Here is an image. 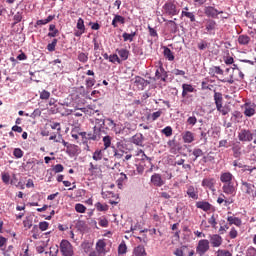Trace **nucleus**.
I'll list each match as a JSON object with an SVG mask.
<instances>
[{
    "mask_svg": "<svg viewBox=\"0 0 256 256\" xmlns=\"http://www.w3.org/2000/svg\"><path fill=\"white\" fill-rule=\"evenodd\" d=\"M214 101L219 113H222V115H227L229 113V108L223 106V95H221V93L216 92L214 94Z\"/></svg>",
    "mask_w": 256,
    "mask_h": 256,
    "instance_id": "f257e3e1",
    "label": "nucleus"
},
{
    "mask_svg": "<svg viewBox=\"0 0 256 256\" xmlns=\"http://www.w3.org/2000/svg\"><path fill=\"white\" fill-rule=\"evenodd\" d=\"M209 240L207 239H201L198 241V244L196 246V253L199 256H203L209 251L210 249Z\"/></svg>",
    "mask_w": 256,
    "mask_h": 256,
    "instance_id": "f03ea898",
    "label": "nucleus"
},
{
    "mask_svg": "<svg viewBox=\"0 0 256 256\" xmlns=\"http://www.w3.org/2000/svg\"><path fill=\"white\" fill-rule=\"evenodd\" d=\"M239 141H253L256 146V131L251 133L249 130H241L238 134Z\"/></svg>",
    "mask_w": 256,
    "mask_h": 256,
    "instance_id": "7ed1b4c3",
    "label": "nucleus"
},
{
    "mask_svg": "<svg viewBox=\"0 0 256 256\" xmlns=\"http://www.w3.org/2000/svg\"><path fill=\"white\" fill-rule=\"evenodd\" d=\"M60 251L63 256H73V245L67 240H62L60 243Z\"/></svg>",
    "mask_w": 256,
    "mask_h": 256,
    "instance_id": "20e7f679",
    "label": "nucleus"
},
{
    "mask_svg": "<svg viewBox=\"0 0 256 256\" xmlns=\"http://www.w3.org/2000/svg\"><path fill=\"white\" fill-rule=\"evenodd\" d=\"M243 113L246 117H253L256 113V104L253 102H246L243 106Z\"/></svg>",
    "mask_w": 256,
    "mask_h": 256,
    "instance_id": "39448f33",
    "label": "nucleus"
},
{
    "mask_svg": "<svg viewBox=\"0 0 256 256\" xmlns=\"http://www.w3.org/2000/svg\"><path fill=\"white\" fill-rule=\"evenodd\" d=\"M217 184V180H215V178H204L202 180V187L204 189H209V191H212V193H215V191H217V189H215V185Z\"/></svg>",
    "mask_w": 256,
    "mask_h": 256,
    "instance_id": "423d86ee",
    "label": "nucleus"
},
{
    "mask_svg": "<svg viewBox=\"0 0 256 256\" xmlns=\"http://www.w3.org/2000/svg\"><path fill=\"white\" fill-rule=\"evenodd\" d=\"M163 10L166 13V15H179V10H177V6L173 2H167L163 6Z\"/></svg>",
    "mask_w": 256,
    "mask_h": 256,
    "instance_id": "0eeeda50",
    "label": "nucleus"
},
{
    "mask_svg": "<svg viewBox=\"0 0 256 256\" xmlns=\"http://www.w3.org/2000/svg\"><path fill=\"white\" fill-rule=\"evenodd\" d=\"M95 250L101 255V256H105L107 255L108 251L107 250V243L105 242V240L100 239L96 242V246H95Z\"/></svg>",
    "mask_w": 256,
    "mask_h": 256,
    "instance_id": "6e6552de",
    "label": "nucleus"
},
{
    "mask_svg": "<svg viewBox=\"0 0 256 256\" xmlns=\"http://www.w3.org/2000/svg\"><path fill=\"white\" fill-rule=\"evenodd\" d=\"M255 186L251 183H247V182H243L242 183V190L244 191V193H246V195H249L250 197H253L254 193H255Z\"/></svg>",
    "mask_w": 256,
    "mask_h": 256,
    "instance_id": "1a4fd4ad",
    "label": "nucleus"
},
{
    "mask_svg": "<svg viewBox=\"0 0 256 256\" xmlns=\"http://www.w3.org/2000/svg\"><path fill=\"white\" fill-rule=\"evenodd\" d=\"M210 243L212 247H221L223 245V238L218 234L210 235Z\"/></svg>",
    "mask_w": 256,
    "mask_h": 256,
    "instance_id": "9d476101",
    "label": "nucleus"
},
{
    "mask_svg": "<svg viewBox=\"0 0 256 256\" xmlns=\"http://www.w3.org/2000/svg\"><path fill=\"white\" fill-rule=\"evenodd\" d=\"M151 183L155 185V187H163V185H165V180H163L161 174H153L151 176Z\"/></svg>",
    "mask_w": 256,
    "mask_h": 256,
    "instance_id": "9b49d317",
    "label": "nucleus"
},
{
    "mask_svg": "<svg viewBox=\"0 0 256 256\" xmlns=\"http://www.w3.org/2000/svg\"><path fill=\"white\" fill-rule=\"evenodd\" d=\"M182 139L184 143H193L195 141V134L191 131H185L182 133Z\"/></svg>",
    "mask_w": 256,
    "mask_h": 256,
    "instance_id": "f8f14e48",
    "label": "nucleus"
},
{
    "mask_svg": "<svg viewBox=\"0 0 256 256\" xmlns=\"http://www.w3.org/2000/svg\"><path fill=\"white\" fill-rule=\"evenodd\" d=\"M186 193L188 197H190V199H194V200L199 199V192L193 186H189Z\"/></svg>",
    "mask_w": 256,
    "mask_h": 256,
    "instance_id": "ddd939ff",
    "label": "nucleus"
},
{
    "mask_svg": "<svg viewBox=\"0 0 256 256\" xmlns=\"http://www.w3.org/2000/svg\"><path fill=\"white\" fill-rule=\"evenodd\" d=\"M220 181L222 183H231V181H233V174H231L230 172H224L220 175Z\"/></svg>",
    "mask_w": 256,
    "mask_h": 256,
    "instance_id": "4468645a",
    "label": "nucleus"
},
{
    "mask_svg": "<svg viewBox=\"0 0 256 256\" xmlns=\"http://www.w3.org/2000/svg\"><path fill=\"white\" fill-rule=\"evenodd\" d=\"M116 53H118L121 61H127L129 59V51L125 48L116 49Z\"/></svg>",
    "mask_w": 256,
    "mask_h": 256,
    "instance_id": "2eb2a0df",
    "label": "nucleus"
},
{
    "mask_svg": "<svg viewBox=\"0 0 256 256\" xmlns=\"http://www.w3.org/2000/svg\"><path fill=\"white\" fill-rule=\"evenodd\" d=\"M222 189L226 195H233L235 193V186H233L231 182L228 184H224Z\"/></svg>",
    "mask_w": 256,
    "mask_h": 256,
    "instance_id": "dca6fc26",
    "label": "nucleus"
},
{
    "mask_svg": "<svg viewBox=\"0 0 256 256\" xmlns=\"http://www.w3.org/2000/svg\"><path fill=\"white\" fill-rule=\"evenodd\" d=\"M204 13L205 15H207V17H217V15H219V12L217 11V9L208 6L204 9Z\"/></svg>",
    "mask_w": 256,
    "mask_h": 256,
    "instance_id": "f3484780",
    "label": "nucleus"
},
{
    "mask_svg": "<svg viewBox=\"0 0 256 256\" xmlns=\"http://www.w3.org/2000/svg\"><path fill=\"white\" fill-rule=\"evenodd\" d=\"M197 209H202V211H210L211 210V204L209 202L205 201H199L196 203Z\"/></svg>",
    "mask_w": 256,
    "mask_h": 256,
    "instance_id": "a211bd4d",
    "label": "nucleus"
},
{
    "mask_svg": "<svg viewBox=\"0 0 256 256\" xmlns=\"http://www.w3.org/2000/svg\"><path fill=\"white\" fill-rule=\"evenodd\" d=\"M182 89V97H187L188 93H193V91H195V88L190 84H183Z\"/></svg>",
    "mask_w": 256,
    "mask_h": 256,
    "instance_id": "6ab92c4d",
    "label": "nucleus"
},
{
    "mask_svg": "<svg viewBox=\"0 0 256 256\" xmlns=\"http://www.w3.org/2000/svg\"><path fill=\"white\" fill-rule=\"evenodd\" d=\"M127 174H125V173H120V177L117 179V181H116V183H117V185H118V189H123V183L125 182V181H127Z\"/></svg>",
    "mask_w": 256,
    "mask_h": 256,
    "instance_id": "aec40b11",
    "label": "nucleus"
},
{
    "mask_svg": "<svg viewBox=\"0 0 256 256\" xmlns=\"http://www.w3.org/2000/svg\"><path fill=\"white\" fill-rule=\"evenodd\" d=\"M164 57L168 59V61H175V55H173L171 49L167 47H164Z\"/></svg>",
    "mask_w": 256,
    "mask_h": 256,
    "instance_id": "412c9836",
    "label": "nucleus"
},
{
    "mask_svg": "<svg viewBox=\"0 0 256 256\" xmlns=\"http://www.w3.org/2000/svg\"><path fill=\"white\" fill-rule=\"evenodd\" d=\"M103 149H97L95 150V152L92 155V158L94 161H101V159H103Z\"/></svg>",
    "mask_w": 256,
    "mask_h": 256,
    "instance_id": "4be33fe9",
    "label": "nucleus"
},
{
    "mask_svg": "<svg viewBox=\"0 0 256 256\" xmlns=\"http://www.w3.org/2000/svg\"><path fill=\"white\" fill-rule=\"evenodd\" d=\"M132 143H134V145H138L139 147L143 146V136H142V134L133 136Z\"/></svg>",
    "mask_w": 256,
    "mask_h": 256,
    "instance_id": "5701e85b",
    "label": "nucleus"
},
{
    "mask_svg": "<svg viewBox=\"0 0 256 256\" xmlns=\"http://www.w3.org/2000/svg\"><path fill=\"white\" fill-rule=\"evenodd\" d=\"M216 27H217V23H215V21L207 20L206 31H208V33H211L212 31H215Z\"/></svg>",
    "mask_w": 256,
    "mask_h": 256,
    "instance_id": "b1692460",
    "label": "nucleus"
},
{
    "mask_svg": "<svg viewBox=\"0 0 256 256\" xmlns=\"http://www.w3.org/2000/svg\"><path fill=\"white\" fill-rule=\"evenodd\" d=\"M227 221L230 223V225H236V227H241V219L233 216H229L227 218Z\"/></svg>",
    "mask_w": 256,
    "mask_h": 256,
    "instance_id": "393cba45",
    "label": "nucleus"
},
{
    "mask_svg": "<svg viewBox=\"0 0 256 256\" xmlns=\"http://www.w3.org/2000/svg\"><path fill=\"white\" fill-rule=\"evenodd\" d=\"M250 41H251V38H249V36H247V35H240L238 37V43L240 45H249Z\"/></svg>",
    "mask_w": 256,
    "mask_h": 256,
    "instance_id": "a878e982",
    "label": "nucleus"
},
{
    "mask_svg": "<svg viewBox=\"0 0 256 256\" xmlns=\"http://www.w3.org/2000/svg\"><path fill=\"white\" fill-rule=\"evenodd\" d=\"M117 23H121V25H123L125 23V18L121 15H115L114 19L112 20L113 27H117Z\"/></svg>",
    "mask_w": 256,
    "mask_h": 256,
    "instance_id": "bb28decb",
    "label": "nucleus"
},
{
    "mask_svg": "<svg viewBox=\"0 0 256 256\" xmlns=\"http://www.w3.org/2000/svg\"><path fill=\"white\" fill-rule=\"evenodd\" d=\"M134 255L135 256H145L147 255V252H145V247L138 246L134 249Z\"/></svg>",
    "mask_w": 256,
    "mask_h": 256,
    "instance_id": "cd10ccee",
    "label": "nucleus"
},
{
    "mask_svg": "<svg viewBox=\"0 0 256 256\" xmlns=\"http://www.w3.org/2000/svg\"><path fill=\"white\" fill-rule=\"evenodd\" d=\"M127 253V244L122 241L118 246V255H125Z\"/></svg>",
    "mask_w": 256,
    "mask_h": 256,
    "instance_id": "c85d7f7f",
    "label": "nucleus"
},
{
    "mask_svg": "<svg viewBox=\"0 0 256 256\" xmlns=\"http://www.w3.org/2000/svg\"><path fill=\"white\" fill-rule=\"evenodd\" d=\"M181 17H186L191 23H195V13L193 12H181Z\"/></svg>",
    "mask_w": 256,
    "mask_h": 256,
    "instance_id": "c756f323",
    "label": "nucleus"
},
{
    "mask_svg": "<svg viewBox=\"0 0 256 256\" xmlns=\"http://www.w3.org/2000/svg\"><path fill=\"white\" fill-rule=\"evenodd\" d=\"M81 247L83 249V251L85 253H89V251H91V248L93 247V243L89 242V241H84L82 244H81Z\"/></svg>",
    "mask_w": 256,
    "mask_h": 256,
    "instance_id": "7c9ffc66",
    "label": "nucleus"
},
{
    "mask_svg": "<svg viewBox=\"0 0 256 256\" xmlns=\"http://www.w3.org/2000/svg\"><path fill=\"white\" fill-rule=\"evenodd\" d=\"M78 61H80V63H87V61H89V54L79 52L78 53Z\"/></svg>",
    "mask_w": 256,
    "mask_h": 256,
    "instance_id": "2f4dec72",
    "label": "nucleus"
},
{
    "mask_svg": "<svg viewBox=\"0 0 256 256\" xmlns=\"http://www.w3.org/2000/svg\"><path fill=\"white\" fill-rule=\"evenodd\" d=\"M54 19H55V16L50 15L46 19L38 20L37 25H47V23H51V21Z\"/></svg>",
    "mask_w": 256,
    "mask_h": 256,
    "instance_id": "473e14b6",
    "label": "nucleus"
},
{
    "mask_svg": "<svg viewBox=\"0 0 256 256\" xmlns=\"http://www.w3.org/2000/svg\"><path fill=\"white\" fill-rule=\"evenodd\" d=\"M210 73L211 75H223V69H221L219 66H213L210 68Z\"/></svg>",
    "mask_w": 256,
    "mask_h": 256,
    "instance_id": "72a5a7b5",
    "label": "nucleus"
},
{
    "mask_svg": "<svg viewBox=\"0 0 256 256\" xmlns=\"http://www.w3.org/2000/svg\"><path fill=\"white\" fill-rule=\"evenodd\" d=\"M103 143H104V149L102 150L107 151V149L111 147V137L110 136L103 137Z\"/></svg>",
    "mask_w": 256,
    "mask_h": 256,
    "instance_id": "f704fd0d",
    "label": "nucleus"
},
{
    "mask_svg": "<svg viewBox=\"0 0 256 256\" xmlns=\"http://www.w3.org/2000/svg\"><path fill=\"white\" fill-rule=\"evenodd\" d=\"M49 31L48 37H57V33H59V30L55 29V24L49 26Z\"/></svg>",
    "mask_w": 256,
    "mask_h": 256,
    "instance_id": "c9c22d12",
    "label": "nucleus"
},
{
    "mask_svg": "<svg viewBox=\"0 0 256 256\" xmlns=\"http://www.w3.org/2000/svg\"><path fill=\"white\" fill-rule=\"evenodd\" d=\"M105 123H107V127L110 131H114L115 127H117V124L111 118H107Z\"/></svg>",
    "mask_w": 256,
    "mask_h": 256,
    "instance_id": "e433bc0d",
    "label": "nucleus"
},
{
    "mask_svg": "<svg viewBox=\"0 0 256 256\" xmlns=\"http://www.w3.org/2000/svg\"><path fill=\"white\" fill-rule=\"evenodd\" d=\"M75 211L77 213H85L87 211V207L81 203H78L75 205Z\"/></svg>",
    "mask_w": 256,
    "mask_h": 256,
    "instance_id": "4c0bfd02",
    "label": "nucleus"
},
{
    "mask_svg": "<svg viewBox=\"0 0 256 256\" xmlns=\"http://www.w3.org/2000/svg\"><path fill=\"white\" fill-rule=\"evenodd\" d=\"M76 27L79 31H85V21L83 18L78 19Z\"/></svg>",
    "mask_w": 256,
    "mask_h": 256,
    "instance_id": "58836bf2",
    "label": "nucleus"
},
{
    "mask_svg": "<svg viewBox=\"0 0 256 256\" xmlns=\"http://www.w3.org/2000/svg\"><path fill=\"white\" fill-rule=\"evenodd\" d=\"M110 63H119L121 64V58L117 54H112L109 56Z\"/></svg>",
    "mask_w": 256,
    "mask_h": 256,
    "instance_id": "ea45409f",
    "label": "nucleus"
},
{
    "mask_svg": "<svg viewBox=\"0 0 256 256\" xmlns=\"http://www.w3.org/2000/svg\"><path fill=\"white\" fill-rule=\"evenodd\" d=\"M250 159L256 162V146H250Z\"/></svg>",
    "mask_w": 256,
    "mask_h": 256,
    "instance_id": "a19ab883",
    "label": "nucleus"
},
{
    "mask_svg": "<svg viewBox=\"0 0 256 256\" xmlns=\"http://www.w3.org/2000/svg\"><path fill=\"white\" fill-rule=\"evenodd\" d=\"M122 37H123V39H124V41H133V38L135 37V32H133V33H123V35H122Z\"/></svg>",
    "mask_w": 256,
    "mask_h": 256,
    "instance_id": "79ce46f5",
    "label": "nucleus"
},
{
    "mask_svg": "<svg viewBox=\"0 0 256 256\" xmlns=\"http://www.w3.org/2000/svg\"><path fill=\"white\" fill-rule=\"evenodd\" d=\"M98 169L99 167L97 165L93 164V162H90L88 171L91 173V175H95Z\"/></svg>",
    "mask_w": 256,
    "mask_h": 256,
    "instance_id": "37998d69",
    "label": "nucleus"
},
{
    "mask_svg": "<svg viewBox=\"0 0 256 256\" xmlns=\"http://www.w3.org/2000/svg\"><path fill=\"white\" fill-rule=\"evenodd\" d=\"M95 207H96V209H97L98 211H107V209H109L108 206H107V204H102V203H100V202H97V203L95 204Z\"/></svg>",
    "mask_w": 256,
    "mask_h": 256,
    "instance_id": "c03bdc74",
    "label": "nucleus"
},
{
    "mask_svg": "<svg viewBox=\"0 0 256 256\" xmlns=\"http://www.w3.org/2000/svg\"><path fill=\"white\" fill-rule=\"evenodd\" d=\"M162 133L167 137H171V135H173V128H171V126H167L162 130Z\"/></svg>",
    "mask_w": 256,
    "mask_h": 256,
    "instance_id": "a18cd8bd",
    "label": "nucleus"
},
{
    "mask_svg": "<svg viewBox=\"0 0 256 256\" xmlns=\"http://www.w3.org/2000/svg\"><path fill=\"white\" fill-rule=\"evenodd\" d=\"M2 181L3 183H5V185H9V183L11 182V176L9 175V173H2Z\"/></svg>",
    "mask_w": 256,
    "mask_h": 256,
    "instance_id": "49530a36",
    "label": "nucleus"
},
{
    "mask_svg": "<svg viewBox=\"0 0 256 256\" xmlns=\"http://www.w3.org/2000/svg\"><path fill=\"white\" fill-rule=\"evenodd\" d=\"M13 155L14 157H16V159H21V157H23V150H21L20 148H15L13 151Z\"/></svg>",
    "mask_w": 256,
    "mask_h": 256,
    "instance_id": "de8ad7c7",
    "label": "nucleus"
},
{
    "mask_svg": "<svg viewBox=\"0 0 256 256\" xmlns=\"http://www.w3.org/2000/svg\"><path fill=\"white\" fill-rule=\"evenodd\" d=\"M49 97H51V93L49 91L43 90L40 92V99L47 100Z\"/></svg>",
    "mask_w": 256,
    "mask_h": 256,
    "instance_id": "09e8293b",
    "label": "nucleus"
},
{
    "mask_svg": "<svg viewBox=\"0 0 256 256\" xmlns=\"http://www.w3.org/2000/svg\"><path fill=\"white\" fill-rule=\"evenodd\" d=\"M99 225L100 227H109V220H107V218H99Z\"/></svg>",
    "mask_w": 256,
    "mask_h": 256,
    "instance_id": "8fccbe9b",
    "label": "nucleus"
},
{
    "mask_svg": "<svg viewBox=\"0 0 256 256\" xmlns=\"http://www.w3.org/2000/svg\"><path fill=\"white\" fill-rule=\"evenodd\" d=\"M55 47H57V39H54V40L52 41V43H50V44L47 45V49H48V51H50V52L55 51Z\"/></svg>",
    "mask_w": 256,
    "mask_h": 256,
    "instance_id": "3c124183",
    "label": "nucleus"
},
{
    "mask_svg": "<svg viewBox=\"0 0 256 256\" xmlns=\"http://www.w3.org/2000/svg\"><path fill=\"white\" fill-rule=\"evenodd\" d=\"M39 229H41L42 231H47V229H49V222L47 221L40 222Z\"/></svg>",
    "mask_w": 256,
    "mask_h": 256,
    "instance_id": "603ef678",
    "label": "nucleus"
},
{
    "mask_svg": "<svg viewBox=\"0 0 256 256\" xmlns=\"http://www.w3.org/2000/svg\"><path fill=\"white\" fill-rule=\"evenodd\" d=\"M216 255H217V256H233V255L231 254V252H229V251H227V250H218V251L216 252Z\"/></svg>",
    "mask_w": 256,
    "mask_h": 256,
    "instance_id": "864d4df0",
    "label": "nucleus"
},
{
    "mask_svg": "<svg viewBox=\"0 0 256 256\" xmlns=\"http://www.w3.org/2000/svg\"><path fill=\"white\" fill-rule=\"evenodd\" d=\"M192 154L194 155L195 159L199 158V157H202L203 155V150L197 148V149H194Z\"/></svg>",
    "mask_w": 256,
    "mask_h": 256,
    "instance_id": "5fc2aeb1",
    "label": "nucleus"
},
{
    "mask_svg": "<svg viewBox=\"0 0 256 256\" xmlns=\"http://www.w3.org/2000/svg\"><path fill=\"white\" fill-rule=\"evenodd\" d=\"M23 225L25 229H31V227H33V222L29 218H27L23 221Z\"/></svg>",
    "mask_w": 256,
    "mask_h": 256,
    "instance_id": "6e6d98bb",
    "label": "nucleus"
},
{
    "mask_svg": "<svg viewBox=\"0 0 256 256\" xmlns=\"http://www.w3.org/2000/svg\"><path fill=\"white\" fill-rule=\"evenodd\" d=\"M217 203H219V205L223 203H225V205H228L229 201L225 200V195L221 194L217 199Z\"/></svg>",
    "mask_w": 256,
    "mask_h": 256,
    "instance_id": "4d7b16f0",
    "label": "nucleus"
},
{
    "mask_svg": "<svg viewBox=\"0 0 256 256\" xmlns=\"http://www.w3.org/2000/svg\"><path fill=\"white\" fill-rule=\"evenodd\" d=\"M246 256H256V249L254 247H249L246 251Z\"/></svg>",
    "mask_w": 256,
    "mask_h": 256,
    "instance_id": "13d9d810",
    "label": "nucleus"
},
{
    "mask_svg": "<svg viewBox=\"0 0 256 256\" xmlns=\"http://www.w3.org/2000/svg\"><path fill=\"white\" fill-rule=\"evenodd\" d=\"M63 165L57 164L53 167L54 173H63Z\"/></svg>",
    "mask_w": 256,
    "mask_h": 256,
    "instance_id": "bf43d9fd",
    "label": "nucleus"
},
{
    "mask_svg": "<svg viewBox=\"0 0 256 256\" xmlns=\"http://www.w3.org/2000/svg\"><path fill=\"white\" fill-rule=\"evenodd\" d=\"M188 125H196L197 124V117L191 116L187 119Z\"/></svg>",
    "mask_w": 256,
    "mask_h": 256,
    "instance_id": "052dcab7",
    "label": "nucleus"
},
{
    "mask_svg": "<svg viewBox=\"0 0 256 256\" xmlns=\"http://www.w3.org/2000/svg\"><path fill=\"white\" fill-rule=\"evenodd\" d=\"M4 256H15L13 252V246H9L8 249L4 252Z\"/></svg>",
    "mask_w": 256,
    "mask_h": 256,
    "instance_id": "680f3d73",
    "label": "nucleus"
},
{
    "mask_svg": "<svg viewBox=\"0 0 256 256\" xmlns=\"http://www.w3.org/2000/svg\"><path fill=\"white\" fill-rule=\"evenodd\" d=\"M162 112L161 111H156L154 113H152L151 117H152V121H157V119H159V117H161Z\"/></svg>",
    "mask_w": 256,
    "mask_h": 256,
    "instance_id": "e2e57ef3",
    "label": "nucleus"
},
{
    "mask_svg": "<svg viewBox=\"0 0 256 256\" xmlns=\"http://www.w3.org/2000/svg\"><path fill=\"white\" fill-rule=\"evenodd\" d=\"M134 83H136V85H144V84H145V79H143V78L137 76V77L135 78V82H134Z\"/></svg>",
    "mask_w": 256,
    "mask_h": 256,
    "instance_id": "0e129e2a",
    "label": "nucleus"
},
{
    "mask_svg": "<svg viewBox=\"0 0 256 256\" xmlns=\"http://www.w3.org/2000/svg\"><path fill=\"white\" fill-rule=\"evenodd\" d=\"M93 85H95V79L93 78H88L86 80V87H93Z\"/></svg>",
    "mask_w": 256,
    "mask_h": 256,
    "instance_id": "69168bd1",
    "label": "nucleus"
},
{
    "mask_svg": "<svg viewBox=\"0 0 256 256\" xmlns=\"http://www.w3.org/2000/svg\"><path fill=\"white\" fill-rule=\"evenodd\" d=\"M238 233L236 231L235 228H231L229 236L231 237V239H235L237 237Z\"/></svg>",
    "mask_w": 256,
    "mask_h": 256,
    "instance_id": "338daca9",
    "label": "nucleus"
},
{
    "mask_svg": "<svg viewBox=\"0 0 256 256\" xmlns=\"http://www.w3.org/2000/svg\"><path fill=\"white\" fill-rule=\"evenodd\" d=\"M208 223L212 225V227L217 226V221L215 220V216H212L211 218L208 219Z\"/></svg>",
    "mask_w": 256,
    "mask_h": 256,
    "instance_id": "774afa93",
    "label": "nucleus"
}]
</instances>
